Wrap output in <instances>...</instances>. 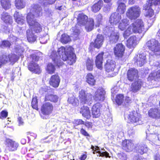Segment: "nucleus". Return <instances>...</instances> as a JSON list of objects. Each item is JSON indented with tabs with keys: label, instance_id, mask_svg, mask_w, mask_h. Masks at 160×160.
I'll return each mask as SVG.
<instances>
[{
	"label": "nucleus",
	"instance_id": "1",
	"mask_svg": "<svg viewBox=\"0 0 160 160\" xmlns=\"http://www.w3.org/2000/svg\"><path fill=\"white\" fill-rule=\"evenodd\" d=\"M145 29L144 23L141 19H138L128 26L124 31L123 36L124 38H127L133 33H141Z\"/></svg>",
	"mask_w": 160,
	"mask_h": 160
},
{
	"label": "nucleus",
	"instance_id": "2",
	"mask_svg": "<svg viewBox=\"0 0 160 160\" xmlns=\"http://www.w3.org/2000/svg\"><path fill=\"white\" fill-rule=\"evenodd\" d=\"M77 24L80 26H85V28L88 32L92 31L94 28V21L93 19L90 18L83 13H79L77 18Z\"/></svg>",
	"mask_w": 160,
	"mask_h": 160
},
{
	"label": "nucleus",
	"instance_id": "3",
	"mask_svg": "<svg viewBox=\"0 0 160 160\" xmlns=\"http://www.w3.org/2000/svg\"><path fill=\"white\" fill-rule=\"evenodd\" d=\"M58 52L62 59L64 61H67L68 64L71 65L76 61V56L74 53H68L66 51L65 48L62 46L58 50Z\"/></svg>",
	"mask_w": 160,
	"mask_h": 160
},
{
	"label": "nucleus",
	"instance_id": "4",
	"mask_svg": "<svg viewBox=\"0 0 160 160\" xmlns=\"http://www.w3.org/2000/svg\"><path fill=\"white\" fill-rule=\"evenodd\" d=\"M34 15L29 12L27 14L26 19L29 28H31L36 33H40L42 30V26L36 19H33Z\"/></svg>",
	"mask_w": 160,
	"mask_h": 160
},
{
	"label": "nucleus",
	"instance_id": "5",
	"mask_svg": "<svg viewBox=\"0 0 160 160\" xmlns=\"http://www.w3.org/2000/svg\"><path fill=\"white\" fill-rule=\"evenodd\" d=\"M141 13V8L138 6L135 5L128 8L126 14L130 20H135L139 18Z\"/></svg>",
	"mask_w": 160,
	"mask_h": 160
},
{
	"label": "nucleus",
	"instance_id": "6",
	"mask_svg": "<svg viewBox=\"0 0 160 160\" xmlns=\"http://www.w3.org/2000/svg\"><path fill=\"white\" fill-rule=\"evenodd\" d=\"M145 46L150 51L155 54L160 52V43L155 39L152 38L148 40L146 43Z\"/></svg>",
	"mask_w": 160,
	"mask_h": 160
},
{
	"label": "nucleus",
	"instance_id": "7",
	"mask_svg": "<svg viewBox=\"0 0 160 160\" xmlns=\"http://www.w3.org/2000/svg\"><path fill=\"white\" fill-rule=\"evenodd\" d=\"M113 50L115 57L118 58H121L124 54L125 47L122 43H119L116 45Z\"/></svg>",
	"mask_w": 160,
	"mask_h": 160
},
{
	"label": "nucleus",
	"instance_id": "8",
	"mask_svg": "<svg viewBox=\"0 0 160 160\" xmlns=\"http://www.w3.org/2000/svg\"><path fill=\"white\" fill-rule=\"evenodd\" d=\"M128 118L129 121L133 123L135 125L142 123L140 115L135 111L130 112Z\"/></svg>",
	"mask_w": 160,
	"mask_h": 160
},
{
	"label": "nucleus",
	"instance_id": "9",
	"mask_svg": "<svg viewBox=\"0 0 160 160\" xmlns=\"http://www.w3.org/2000/svg\"><path fill=\"white\" fill-rule=\"evenodd\" d=\"M104 37L101 34L97 35L96 38L94 40V42H91L89 45V48L91 50L93 47L97 49L100 48L103 43Z\"/></svg>",
	"mask_w": 160,
	"mask_h": 160
},
{
	"label": "nucleus",
	"instance_id": "10",
	"mask_svg": "<svg viewBox=\"0 0 160 160\" xmlns=\"http://www.w3.org/2000/svg\"><path fill=\"white\" fill-rule=\"evenodd\" d=\"M79 96L80 100L82 104H87L90 105L92 102V95L87 93V94L84 91H81L79 92Z\"/></svg>",
	"mask_w": 160,
	"mask_h": 160
},
{
	"label": "nucleus",
	"instance_id": "11",
	"mask_svg": "<svg viewBox=\"0 0 160 160\" xmlns=\"http://www.w3.org/2000/svg\"><path fill=\"white\" fill-rule=\"evenodd\" d=\"M53 106L49 102H45L43 104L41 108V113L43 115H48L52 112Z\"/></svg>",
	"mask_w": 160,
	"mask_h": 160
},
{
	"label": "nucleus",
	"instance_id": "12",
	"mask_svg": "<svg viewBox=\"0 0 160 160\" xmlns=\"http://www.w3.org/2000/svg\"><path fill=\"white\" fill-rule=\"evenodd\" d=\"M104 52H101L98 53L96 56L95 60V64L96 67L98 69L101 70L102 69L103 62V56Z\"/></svg>",
	"mask_w": 160,
	"mask_h": 160
},
{
	"label": "nucleus",
	"instance_id": "13",
	"mask_svg": "<svg viewBox=\"0 0 160 160\" xmlns=\"http://www.w3.org/2000/svg\"><path fill=\"white\" fill-rule=\"evenodd\" d=\"M116 68V62L112 59H108L105 65V71L108 72H113Z\"/></svg>",
	"mask_w": 160,
	"mask_h": 160
},
{
	"label": "nucleus",
	"instance_id": "14",
	"mask_svg": "<svg viewBox=\"0 0 160 160\" xmlns=\"http://www.w3.org/2000/svg\"><path fill=\"white\" fill-rule=\"evenodd\" d=\"M28 68L31 72L36 74H39L41 70L39 65L37 63L32 61L28 64Z\"/></svg>",
	"mask_w": 160,
	"mask_h": 160
},
{
	"label": "nucleus",
	"instance_id": "15",
	"mask_svg": "<svg viewBox=\"0 0 160 160\" xmlns=\"http://www.w3.org/2000/svg\"><path fill=\"white\" fill-rule=\"evenodd\" d=\"M138 71L134 68H129L127 74V78L130 82H132L136 78H138Z\"/></svg>",
	"mask_w": 160,
	"mask_h": 160
},
{
	"label": "nucleus",
	"instance_id": "16",
	"mask_svg": "<svg viewBox=\"0 0 160 160\" xmlns=\"http://www.w3.org/2000/svg\"><path fill=\"white\" fill-rule=\"evenodd\" d=\"M6 142V149L10 152H13L17 150L19 146L18 143L10 139H7Z\"/></svg>",
	"mask_w": 160,
	"mask_h": 160
},
{
	"label": "nucleus",
	"instance_id": "17",
	"mask_svg": "<svg viewBox=\"0 0 160 160\" xmlns=\"http://www.w3.org/2000/svg\"><path fill=\"white\" fill-rule=\"evenodd\" d=\"M60 82V77L58 75L57 73L51 77L49 81V83L53 87L56 88L59 86Z\"/></svg>",
	"mask_w": 160,
	"mask_h": 160
},
{
	"label": "nucleus",
	"instance_id": "18",
	"mask_svg": "<svg viewBox=\"0 0 160 160\" xmlns=\"http://www.w3.org/2000/svg\"><path fill=\"white\" fill-rule=\"evenodd\" d=\"M134 148V144L130 140H124L122 142V148L126 152H129L132 151Z\"/></svg>",
	"mask_w": 160,
	"mask_h": 160
},
{
	"label": "nucleus",
	"instance_id": "19",
	"mask_svg": "<svg viewBox=\"0 0 160 160\" xmlns=\"http://www.w3.org/2000/svg\"><path fill=\"white\" fill-rule=\"evenodd\" d=\"M121 18V16L119 13L114 12L111 14L109 18V22L112 25H116L119 22Z\"/></svg>",
	"mask_w": 160,
	"mask_h": 160
},
{
	"label": "nucleus",
	"instance_id": "20",
	"mask_svg": "<svg viewBox=\"0 0 160 160\" xmlns=\"http://www.w3.org/2000/svg\"><path fill=\"white\" fill-rule=\"evenodd\" d=\"M149 116L152 118L159 119L160 118V110L156 108L150 109L148 111Z\"/></svg>",
	"mask_w": 160,
	"mask_h": 160
},
{
	"label": "nucleus",
	"instance_id": "21",
	"mask_svg": "<svg viewBox=\"0 0 160 160\" xmlns=\"http://www.w3.org/2000/svg\"><path fill=\"white\" fill-rule=\"evenodd\" d=\"M104 91H96L93 97L94 100L97 102H102L105 99Z\"/></svg>",
	"mask_w": 160,
	"mask_h": 160
},
{
	"label": "nucleus",
	"instance_id": "22",
	"mask_svg": "<svg viewBox=\"0 0 160 160\" xmlns=\"http://www.w3.org/2000/svg\"><path fill=\"white\" fill-rule=\"evenodd\" d=\"M151 7V5H150L148 4H146L143 6V9L147 11L144 15L147 18H151L154 14V11Z\"/></svg>",
	"mask_w": 160,
	"mask_h": 160
},
{
	"label": "nucleus",
	"instance_id": "23",
	"mask_svg": "<svg viewBox=\"0 0 160 160\" xmlns=\"http://www.w3.org/2000/svg\"><path fill=\"white\" fill-rule=\"evenodd\" d=\"M137 44V38L135 36L130 37L127 40L126 46L129 48H133Z\"/></svg>",
	"mask_w": 160,
	"mask_h": 160
},
{
	"label": "nucleus",
	"instance_id": "24",
	"mask_svg": "<svg viewBox=\"0 0 160 160\" xmlns=\"http://www.w3.org/2000/svg\"><path fill=\"white\" fill-rule=\"evenodd\" d=\"M134 59L135 62L140 67H142L146 62V56L143 54H139L138 57L134 58Z\"/></svg>",
	"mask_w": 160,
	"mask_h": 160
},
{
	"label": "nucleus",
	"instance_id": "25",
	"mask_svg": "<svg viewBox=\"0 0 160 160\" xmlns=\"http://www.w3.org/2000/svg\"><path fill=\"white\" fill-rule=\"evenodd\" d=\"M92 113L94 117H99L101 114L100 104L99 103L95 104L92 108Z\"/></svg>",
	"mask_w": 160,
	"mask_h": 160
},
{
	"label": "nucleus",
	"instance_id": "26",
	"mask_svg": "<svg viewBox=\"0 0 160 160\" xmlns=\"http://www.w3.org/2000/svg\"><path fill=\"white\" fill-rule=\"evenodd\" d=\"M103 5L102 0H99L97 2L94 4L91 7V10L94 13L98 12Z\"/></svg>",
	"mask_w": 160,
	"mask_h": 160
},
{
	"label": "nucleus",
	"instance_id": "27",
	"mask_svg": "<svg viewBox=\"0 0 160 160\" xmlns=\"http://www.w3.org/2000/svg\"><path fill=\"white\" fill-rule=\"evenodd\" d=\"M129 20L127 18H124L119 23L118 28L121 31H125L127 27L129 26Z\"/></svg>",
	"mask_w": 160,
	"mask_h": 160
},
{
	"label": "nucleus",
	"instance_id": "28",
	"mask_svg": "<svg viewBox=\"0 0 160 160\" xmlns=\"http://www.w3.org/2000/svg\"><path fill=\"white\" fill-rule=\"evenodd\" d=\"M148 151V149L147 146L143 143H141L136 147L137 152L141 155L146 153Z\"/></svg>",
	"mask_w": 160,
	"mask_h": 160
},
{
	"label": "nucleus",
	"instance_id": "29",
	"mask_svg": "<svg viewBox=\"0 0 160 160\" xmlns=\"http://www.w3.org/2000/svg\"><path fill=\"white\" fill-rule=\"evenodd\" d=\"M13 16L15 21L18 24H23L24 23V17L22 14H19L18 12L16 11L14 14Z\"/></svg>",
	"mask_w": 160,
	"mask_h": 160
},
{
	"label": "nucleus",
	"instance_id": "30",
	"mask_svg": "<svg viewBox=\"0 0 160 160\" xmlns=\"http://www.w3.org/2000/svg\"><path fill=\"white\" fill-rule=\"evenodd\" d=\"M26 35L27 40L29 42H33L36 41V37L34 35L32 30L28 29L26 31Z\"/></svg>",
	"mask_w": 160,
	"mask_h": 160
},
{
	"label": "nucleus",
	"instance_id": "31",
	"mask_svg": "<svg viewBox=\"0 0 160 160\" xmlns=\"http://www.w3.org/2000/svg\"><path fill=\"white\" fill-rule=\"evenodd\" d=\"M3 55L4 59L7 61V63L9 61L15 62L17 61L19 59L18 56L14 54L8 55Z\"/></svg>",
	"mask_w": 160,
	"mask_h": 160
},
{
	"label": "nucleus",
	"instance_id": "32",
	"mask_svg": "<svg viewBox=\"0 0 160 160\" xmlns=\"http://www.w3.org/2000/svg\"><path fill=\"white\" fill-rule=\"evenodd\" d=\"M86 81L90 86H94L96 83V80L94 76L91 73H88L86 77Z\"/></svg>",
	"mask_w": 160,
	"mask_h": 160
},
{
	"label": "nucleus",
	"instance_id": "33",
	"mask_svg": "<svg viewBox=\"0 0 160 160\" xmlns=\"http://www.w3.org/2000/svg\"><path fill=\"white\" fill-rule=\"evenodd\" d=\"M80 112L82 115L87 119H88L90 118V112L89 108L88 107L83 106L82 107Z\"/></svg>",
	"mask_w": 160,
	"mask_h": 160
},
{
	"label": "nucleus",
	"instance_id": "34",
	"mask_svg": "<svg viewBox=\"0 0 160 160\" xmlns=\"http://www.w3.org/2000/svg\"><path fill=\"white\" fill-rule=\"evenodd\" d=\"M55 66L51 62L47 63L45 68V70L49 74H51L54 73L56 71Z\"/></svg>",
	"mask_w": 160,
	"mask_h": 160
},
{
	"label": "nucleus",
	"instance_id": "35",
	"mask_svg": "<svg viewBox=\"0 0 160 160\" xmlns=\"http://www.w3.org/2000/svg\"><path fill=\"white\" fill-rule=\"evenodd\" d=\"M148 78L150 80L155 81L160 79V70L152 72L149 75Z\"/></svg>",
	"mask_w": 160,
	"mask_h": 160
},
{
	"label": "nucleus",
	"instance_id": "36",
	"mask_svg": "<svg viewBox=\"0 0 160 160\" xmlns=\"http://www.w3.org/2000/svg\"><path fill=\"white\" fill-rule=\"evenodd\" d=\"M85 65L87 70L88 71H92L94 66L93 60L89 58H88L85 62Z\"/></svg>",
	"mask_w": 160,
	"mask_h": 160
},
{
	"label": "nucleus",
	"instance_id": "37",
	"mask_svg": "<svg viewBox=\"0 0 160 160\" xmlns=\"http://www.w3.org/2000/svg\"><path fill=\"white\" fill-rule=\"evenodd\" d=\"M124 96L123 94H118L116 96L115 100L116 103L118 105H124Z\"/></svg>",
	"mask_w": 160,
	"mask_h": 160
},
{
	"label": "nucleus",
	"instance_id": "38",
	"mask_svg": "<svg viewBox=\"0 0 160 160\" xmlns=\"http://www.w3.org/2000/svg\"><path fill=\"white\" fill-rule=\"evenodd\" d=\"M70 36L67 34L64 33L61 35L60 41L63 44H66L71 41Z\"/></svg>",
	"mask_w": 160,
	"mask_h": 160
},
{
	"label": "nucleus",
	"instance_id": "39",
	"mask_svg": "<svg viewBox=\"0 0 160 160\" xmlns=\"http://www.w3.org/2000/svg\"><path fill=\"white\" fill-rule=\"evenodd\" d=\"M119 38V33L118 32L114 33L112 34H111L109 38V41L112 43H115L118 41Z\"/></svg>",
	"mask_w": 160,
	"mask_h": 160
},
{
	"label": "nucleus",
	"instance_id": "40",
	"mask_svg": "<svg viewBox=\"0 0 160 160\" xmlns=\"http://www.w3.org/2000/svg\"><path fill=\"white\" fill-rule=\"evenodd\" d=\"M1 19L6 23H10L12 22V20L11 17L7 12L3 13L2 15Z\"/></svg>",
	"mask_w": 160,
	"mask_h": 160
},
{
	"label": "nucleus",
	"instance_id": "41",
	"mask_svg": "<svg viewBox=\"0 0 160 160\" xmlns=\"http://www.w3.org/2000/svg\"><path fill=\"white\" fill-rule=\"evenodd\" d=\"M1 4L5 10L9 9L11 7L10 0H1Z\"/></svg>",
	"mask_w": 160,
	"mask_h": 160
},
{
	"label": "nucleus",
	"instance_id": "42",
	"mask_svg": "<svg viewBox=\"0 0 160 160\" xmlns=\"http://www.w3.org/2000/svg\"><path fill=\"white\" fill-rule=\"evenodd\" d=\"M142 82L141 81H137L133 82L131 86L132 90H139L141 87Z\"/></svg>",
	"mask_w": 160,
	"mask_h": 160
},
{
	"label": "nucleus",
	"instance_id": "43",
	"mask_svg": "<svg viewBox=\"0 0 160 160\" xmlns=\"http://www.w3.org/2000/svg\"><path fill=\"white\" fill-rule=\"evenodd\" d=\"M147 138L154 143L159 141L158 135L157 134H151L148 136H147Z\"/></svg>",
	"mask_w": 160,
	"mask_h": 160
},
{
	"label": "nucleus",
	"instance_id": "44",
	"mask_svg": "<svg viewBox=\"0 0 160 160\" xmlns=\"http://www.w3.org/2000/svg\"><path fill=\"white\" fill-rule=\"evenodd\" d=\"M15 6L18 9H21L24 8L25 6V3L23 0H15Z\"/></svg>",
	"mask_w": 160,
	"mask_h": 160
},
{
	"label": "nucleus",
	"instance_id": "45",
	"mask_svg": "<svg viewBox=\"0 0 160 160\" xmlns=\"http://www.w3.org/2000/svg\"><path fill=\"white\" fill-rule=\"evenodd\" d=\"M46 100L54 102H57L58 98L56 95L52 94H47L45 96Z\"/></svg>",
	"mask_w": 160,
	"mask_h": 160
},
{
	"label": "nucleus",
	"instance_id": "46",
	"mask_svg": "<svg viewBox=\"0 0 160 160\" xmlns=\"http://www.w3.org/2000/svg\"><path fill=\"white\" fill-rule=\"evenodd\" d=\"M112 120V116L110 114L109 115H107L105 116L104 118L103 119L104 124L108 126H109L111 124Z\"/></svg>",
	"mask_w": 160,
	"mask_h": 160
},
{
	"label": "nucleus",
	"instance_id": "47",
	"mask_svg": "<svg viewBox=\"0 0 160 160\" xmlns=\"http://www.w3.org/2000/svg\"><path fill=\"white\" fill-rule=\"evenodd\" d=\"M126 6L124 3H119L117 11L121 14H123L126 11Z\"/></svg>",
	"mask_w": 160,
	"mask_h": 160
},
{
	"label": "nucleus",
	"instance_id": "48",
	"mask_svg": "<svg viewBox=\"0 0 160 160\" xmlns=\"http://www.w3.org/2000/svg\"><path fill=\"white\" fill-rule=\"evenodd\" d=\"M54 57L52 58V59L55 65L58 67L64 64L63 62H61L60 60L58 59V56L54 54Z\"/></svg>",
	"mask_w": 160,
	"mask_h": 160
},
{
	"label": "nucleus",
	"instance_id": "49",
	"mask_svg": "<svg viewBox=\"0 0 160 160\" xmlns=\"http://www.w3.org/2000/svg\"><path fill=\"white\" fill-rule=\"evenodd\" d=\"M37 97L35 96L32 98L31 105L32 108L37 110H38Z\"/></svg>",
	"mask_w": 160,
	"mask_h": 160
},
{
	"label": "nucleus",
	"instance_id": "50",
	"mask_svg": "<svg viewBox=\"0 0 160 160\" xmlns=\"http://www.w3.org/2000/svg\"><path fill=\"white\" fill-rule=\"evenodd\" d=\"M33 9L35 12L38 14V16H39V13L42 10L41 7L39 5L36 4L33 5Z\"/></svg>",
	"mask_w": 160,
	"mask_h": 160
},
{
	"label": "nucleus",
	"instance_id": "51",
	"mask_svg": "<svg viewBox=\"0 0 160 160\" xmlns=\"http://www.w3.org/2000/svg\"><path fill=\"white\" fill-rule=\"evenodd\" d=\"M77 99H76L73 95L72 97L68 98V101L69 103H71L73 105H75L77 104Z\"/></svg>",
	"mask_w": 160,
	"mask_h": 160
},
{
	"label": "nucleus",
	"instance_id": "52",
	"mask_svg": "<svg viewBox=\"0 0 160 160\" xmlns=\"http://www.w3.org/2000/svg\"><path fill=\"white\" fill-rule=\"evenodd\" d=\"M103 19V16L101 13H99L97 15L96 18V21L98 24L99 25L101 24Z\"/></svg>",
	"mask_w": 160,
	"mask_h": 160
},
{
	"label": "nucleus",
	"instance_id": "53",
	"mask_svg": "<svg viewBox=\"0 0 160 160\" xmlns=\"http://www.w3.org/2000/svg\"><path fill=\"white\" fill-rule=\"evenodd\" d=\"M30 57L33 62V61H38L39 59V57L36 53H32L31 54Z\"/></svg>",
	"mask_w": 160,
	"mask_h": 160
},
{
	"label": "nucleus",
	"instance_id": "54",
	"mask_svg": "<svg viewBox=\"0 0 160 160\" xmlns=\"http://www.w3.org/2000/svg\"><path fill=\"white\" fill-rule=\"evenodd\" d=\"M150 4V5L152 6L153 5H160V0H148Z\"/></svg>",
	"mask_w": 160,
	"mask_h": 160
},
{
	"label": "nucleus",
	"instance_id": "55",
	"mask_svg": "<svg viewBox=\"0 0 160 160\" xmlns=\"http://www.w3.org/2000/svg\"><path fill=\"white\" fill-rule=\"evenodd\" d=\"M11 44L10 42L7 40H3L2 41L1 46L5 47L10 48Z\"/></svg>",
	"mask_w": 160,
	"mask_h": 160
},
{
	"label": "nucleus",
	"instance_id": "56",
	"mask_svg": "<svg viewBox=\"0 0 160 160\" xmlns=\"http://www.w3.org/2000/svg\"><path fill=\"white\" fill-rule=\"evenodd\" d=\"M98 152V156H101L102 157H105L106 158L110 157V156H109V153L106 151L102 152L100 151H99Z\"/></svg>",
	"mask_w": 160,
	"mask_h": 160
},
{
	"label": "nucleus",
	"instance_id": "57",
	"mask_svg": "<svg viewBox=\"0 0 160 160\" xmlns=\"http://www.w3.org/2000/svg\"><path fill=\"white\" fill-rule=\"evenodd\" d=\"M8 112L7 111L4 110L2 111L0 113V118L3 119L6 118L8 116Z\"/></svg>",
	"mask_w": 160,
	"mask_h": 160
},
{
	"label": "nucleus",
	"instance_id": "58",
	"mask_svg": "<svg viewBox=\"0 0 160 160\" xmlns=\"http://www.w3.org/2000/svg\"><path fill=\"white\" fill-rule=\"evenodd\" d=\"M118 157L122 160H127V156L124 153H120L118 154Z\"/></svg>",
	"mask_w": 160,
	"mask_h": 160
},
{
	"label": "nucleus",
	"instance_id": "59",
	"mask_svg": "<svg viewBox=\"0 0 160 160\" xmlns=\"http://www.w3.org/2000/svg\"><path fill=\"white\" fill-rule=\"evenodd\" d=\"M131 98L129 96L126 97L125 99V102H123V104L126 105L127 104H129L131 103L132 102V100Z\"/></svg>",
	"mask_w": 160,
	"mask_h": 160
},
{
	"label": "nucleus",
	"instance_id": "60",
	"mask_svg": "<svg viewBox=\"0 0 160 160\" xmlns=\"http://www.w3.org/2000/svg\"><path fill=\"white\" fill-rule=\"evenodd\" d=\"M6 63L7 61L5 60L3 55H2L1 58H0V68L1 67L2 65L6 64Z\"/></svg>",
	"mask_w": 160,
	"mask_h": 160
},
{
	"label": "nucleus",
	"instance_id": "61",
	"mask_svg": "<svg viewBox=\"0 0 160 160\" xmlns=\"http://www.w3.org/2000/svg\"><path fill=\"white\" fill-rule=\"evenodd\" d=\"M80 33L79 29L75 28L73 29V34L74 35H78Z\"/></svg>",
	"mask_w": 160,
	"mask_h": 160
},
{
	"label": "nucleus",
	"instance_id": "62",
	"mask_svg": "<svg viewBox=\"0 0 160 160\" xmlns=\"http://www.w3.org/2000/svg\"><path fill=\"white\" fill-rule=\"evenodd\" d=\"M74 123L77 125H79L80 124H84V121H82L81 119H78L74 121Z\"/></svg>",
	"mask_w": 160,
	"mask_h": 160
},
{
	"label": "nucleus",
	"instance_id": "63",
	"mask_svg": "<svg viewBox=\"0 0 160 160\" xmlns=\"http://www.w3.org/2000/svg\"><path fill=\"white\" fill-rule=\"evenodd\" d=\"M81 133L85 136H89V134L88 132L83 129L82 128L80 130Z\"/></svg>",
	"mask_w": 160,
	"mask_h": 160
},
{
	"label": "nucleus",
	"instance_id": "64",
	"mask_svg": "<svg viewBox=\"0 0 160 160\" xmlns=\"http://www.w3.org/2000/svg\"><path fill=\"white\" fill-rule=\"evenodd\" d=\"M145 159L142 158L141 156L137 155L134 157L133 160H144Z\"/></svg>",
	"mask_w": 160,
	"mask_h": 160
}]
</instances>
